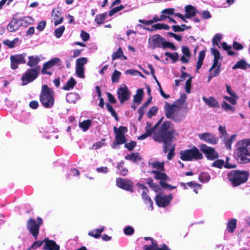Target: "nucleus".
<instances>
[{
	"label": "nucleus",
	"mask_w": 250,
	"mask_h": 250,
	"mask_svg": "<svg viewBox=\"0 0 250 250\" xmlns=\"http://www.w3.org/2000/svg\"><path fill=\"white\" fill-rule=\"evenodd\" d=\"M176 131L173 125L170 121H165L160 128L154 133L153 139L163 144V151L166 153L171 148V142L174 137Z\"/></svg>",
	"instance_id": "1"
},
{
	"label": "nucleus",
	"mask_w": 250,
	"mask_h": 250,
	"mask_svg": "<svg viewBox=\"0 0 250 250\" xmlns=\"http://www.w3.org/2000/svg\"><path fill=\"white\" fill-rule=\"evenodd\" d=\"M235 151L236 158L241 164L250 162V139H245L237 143Z\"/></svg>",
	"instance_id": "2"
},
{
	"label": "nucleus",
	"mask_w": 250,
	"mask_h": 250,
	"mask_svg": "<svg viewBox=\"0 0 250 250\" xmlns=\"http://www.w3.org/2000/svg\"><path fill=\"white\" fill-rule=\"evenodd\" d=\"M249 175L248 171L239 170H231L227 174L229 180L231 182L233 187H237L246 183Z\"/></svg>",
	"instance_id": "3"
},
{
	"label": "nucleus",
	"mask_w": 250,
	"mask_h": 250,
	"mask_svg": "<svg viewBox=\"0 0 250 250\" xmlns=\"http://www.w3.org/2000/svg\"><path fill=\"white\" fill-rule=\"evenodd\" d=\"M52 92L47 85L42 86L40 99L42 105L45 108H51L54 104V100Z\"/></svg>",
	"instance_id": "4"
},
{
	"label": "nucleus",
	"mask_w": 250,
	"mask_h": 250,
	"mask_svg": "<svg viewBox=\"0 0 250 250\" xmlns=\"http://www.w3.org/2000/svg\"><path fill=\"white\" fill-rule=\"evenodd\" d=\"M180 158L185 161H192L201 160L203 158V154L195 146L190 149L182 150L180 152Z\"/></svg>",
	"instance_id": "5"
},
{
	"label": "nucleus",
	"mask_w": 250,
	"mask_h": 250,
	"mask_svg": "<svg viewBox=\"0 0 250 250\" xmlns=\"http://www.w3.org/2000/svg\"><path fill=\"white\" fill-rule=\"evenodd\" d=\"M40 70V66L27 69L21 77L22 85H27L35 80L39 75Z\"/></svg>",
	"instance_id": "6"
},
{
	"label": "nucleus",
	"mask_w": 250,
	"mask_h": 250,
	"mask_svg": "<svg viewBox=\"0 0 250 250\" xmlns=\"http://www.w3.org/2000/svg\"><path fill=\"white\" fill-rule=\"evenodd\" d=\"M43 250H60V246L52 240H50L48 238H45L42 241H36L34 242L31 246V248L36 249L40 248L43 244Z\"/></svg>",
	"instance_id": "7"
},
{
	"label": "nucleus",
	"mask_w": 250,
	"mask_h": 250,
	"mask_svg": "<svg viewBox=\"0 0 250 250\" xmlns=\"http://www.w3.org/2000/svg\"><path fill=\"white\" fill-rule=\"evenodd\" d=\"M42 224V219L38 217L36 221L30 218L27 222V229L35 239H37L39 232V228Z\"/></svg>",
	"instance_id": "8"
},
{
	"label": "nucleus",
	"mask_w": 250,
	"mask_h": 250,
	"mask_svg": "<svg viewBox=\"0 0 250 250\" xmlns=\"http://www.w3.org/2000/svg\"><path fill=\"white\" fill-rule=\"evenodd\" d=\"M114 131L115 134L116 143L113 144L112 147L115 148L117 145L123 144L126 142L124 134L127 132V129L125 126H120L119 128L114 127Z\"/></svg>",
	"instance_id": "9"
},
{
	"label": "nucleus",
	"mask_w": 250,
	"mask_h": 250,
	"mask_svg": "<svg viewBox=\"0 0 250 250\" xmlns=\"http://www.w3.org/2000/svg\"><path fill=\"white\" fill-rule=\"evenodd\" d=\"M175 105L166 103L165 106V114L167 118L178 122L182 120L183 117L182 115H177V113H175Z\"/></svg>",
	"instance_id": "10"
},
{
	"label": "nucleus",
	"mask_w": 250,
	"mask_h": 250,
	"mask_svg": "<svg viewBox=\"0 0 250 250\" xmlns=\"http://www.w3.org/2000/svg\"><path fill=\"white\" fill-rule=\"evenodd\" d=\"M56 65L58 66H61L62 65L61 60L56 57L52 58L50 61L43 64L42 68L41 70L42 73L43 75L51 76L52 74V72L49 70Z\"/></svg>",
	"instance_id": "11"
},
{
	"label": "nucleus",
	"mask_w": 250,
	"mask_h": 250,
	"mask_svg": "<svg viewBox=\"0 0 250 250\" xmlns=\"http://www.w3.org/2000/svg\"><path fill=\"white\" fill-rule=\"evenodd\" d=\"M152 173L155 174V179L160 180V184L163 188L167 189L168 190H171L176 188V187L171 186L170 185L167 184L166 182L165 181V180L168 178L165 173L161 172L155 170H152Z\"/></svg>",
	"instance_id": "12"
},
{
	"label": "nucleus",
	"mask_w": 250,
	"mask_h": 250,
	"mask_svg": "<svg viewBox=\"0 0 250 250\" xmlns=\"http://www.w3.org/2000/svg\"><path fill=\"white\" fill-rule=\"evenodd\" d=\"M26 56L25 53L11 55L10 57L11 69L15 70L18 68L19 64L25 63Z\"/></svg>",
	"instance_id": "13"
},
{
	"label": "nucleus",
	"mask_w": 250,
	"mask_h": 250,
	"mask_svg": "<svg viewBox=\"0 0 250 250\" xmlns=\"http://www.w3.org/2000/svg\"><path fill=\"white\" fill-rule=\"evenodd\" d=\"M116 186L120 188L131 192L134 191L133 183L131 180L118 177L116 178Z\"/></svg>",
	"instance_id": "14"
},
{
	"label": "nucleus",
	"mask_w": 250,
	"mask_h": 250,
	"mask_svg": "<svg viewBox=\"0 0 250 250\" xmlns=\"http://www.w3.org/2000/svg\"><path fill=\"white\" fill-rule=\"evenodd\" d=\"M165 39L159 34L155 35L148 39V44L152 49L163 48Z\"/></svg>",
	"instance_id": "15"
},
{
	"label": "nucleus",
	"mask_w": 250,
	"mask_h": 250,
	"mask_svg": "<svg viewBox=\"0 0 250 250\" xmlns=\"http://www.w3.org/2000/svg\"><path fill=\"white\" fill-rule=\"evenodd\" d=\"M173 196L171 194L167 195L157 194L155 196V200L156 205L161 208H165L168 206L172 199Z\"/></svg>",
	"instance_id": "16"
},
{
	"label": "nucleus",
	"mask_w": 250,
	"mask_h": 250,
	"mask_svg": "<svg viewBox=\"0 0 250 250\" xmlns=\"http://www.w3.org/2000/svg\"><path fill=\"white\" fill-rule=\"evenodd\" d=\"M117 95L120 102L123 104L130 98L131 93L127 86L122 84L118 89Z\"/></svg>",
	"instance_id": "17"
},
{
	"label": "nucleus",
	"mask_w": 250,
	"mask_h": 250,
	"mask_svg": "<svg viewBox=\"0 0 250 250\" xmlns=\"http://www.w3.org/2000/svg\"><path fill=\"white\" fill-rule=\"evenodd\" d=\"M200 150L209 160H213L219 157L218 153L213 148L206 145H202L200 146Z\"/></svg>",
	"instance_id": "18"
},
{
	"label": "nucleus",
	"mask_w": 250,
	"mask_h": 250,
	"mask_svg": "<svg viewBox=\"0 0 250 250\" xmlns=\"http://www.w3.org/2000/svg\"><path fill=\"white\" fill-rule=\"evenodd\" d=\"M145 240H150V245H145L143 247V250H170L165 244L162 245L160 248L159 247L157 242L152 237H145L144 238Z\"/></svg>",
	"instance_id": "19"
},
{
	"label": "nucleus",
	"mask_w": 250,
	"mask_h": 250,
	"mask_svg": "<svg viewBox=\"0 0 250 250\" xmlns=\"http://www.w3.org/2000/svg\"><path fill=\"white\" fill-rule=\"evenodd\" d=\"M163 119L164 117H162L153 127H151V124L150 123L147 122L145 128L146 133L148 136H151L153 133L154 134L160 128H158V127L161 124Z\"/></svg>",
	"instance_id": "20"
},
{
	"label": "nucleus",
	"mask_w": 250,
	"mask_h": 250,
	"mask_svg": "<svg viewBox=\"0 0 250 250\" xmlns=\"http://www.w3.org/2000/svg\"><path fill=\"white\" fill-rule=\"evenodd\" d=\"M199 137L201 140L211 145L216 144L218 142L217 138L214 137L212 134L209 133L199 134Z\"/></svg>",
	"instance_id": "21"
},
{
	"label": "nucleus",
	"mask_w": 250,
	"mask_h": 250,
	"mask_svg": "<svg viewBox=\"0 0 250 250\" xmlns=\"http://www.w3.org/2000/svg\"><path fill=\"white\" fill-rule=\"evenodd\" d=\"M28 59V61L27 62V65L30 68H33L38 66L37 64L42 60V55H33L29 56Z\"/></svg>",
	"instance_id": "22"
},
{
	"label": "nucleus",
	"mask_w": 250,
	"mask_h": 250,
	"mask_svg": "<svg viewBox=\"0 0 250 250\" xmlns=\"http://www.w3.org/2000/svg\"><path fill=\"white\" fill-rule=\"evenodd\" d=\"M202 100L206 104H207L209 107H219V104L218 101L213 97L210 96L208 98H207L204 96L202 97Z\"/></svg>",
	"instance_id": "23"
},
{
	"label": "nucleus",
	"mask_w": 250,
	"mask_h": 250,
	"mask_svg": "<svg viewBox=\"0 0 250 250\" xmlns=\"http://www.w3.org/2000/svg\"><path fill=\"white\" fill-rule=\"evenodd\" d=\"M18 19L13 18L7 26V29L9 32H14L17 31L20 25L18 23Z\"/></svg>",
	"instance_id": "24"
},
{
	"label": "nucleus",
	"mask_w": 250,
	"mask_h": 250,
	"mask_svg": "<svg viewBox=\"0 0 250 250\" xmlns=\"http://www.w3.org/2000/svg\"><path fill=\"white\" fill-rule=\"evenodd\" d=\"M238 68L244 70L250 68V64L248 63L244 59L241 60L237 62L232 67L233 70Z\"/></svg>",
	"instance_id": "25"
},
{
	"label": "nucleus",
	"mask_w": 250,
	"mask_h": 250,
	"mask_svg": "<svg viewBox=\"0 0 250 250\" xmlns=\"http://www.w3.org/2000/svg\"><path fill=\"white\" fill-rule=\"evenodd\" d=\"M186 14L185 17L186 18L190 19L195 16L197 12L196 8L191 5H188L185 7Z\"/></svg>",
	"instance_id": "26"
},
{
	"label": "nucleus",
	"mask_w": 250,
	"mask_h": 250,
	"mask_svg": "<svg viewBox=\"0 0 250 250\" xmlns=\"http://www.w3.org/2000/svg\"><path fill=\"white\" fill-rule=\"evenodd\" d=\"M164 162H160L155 160L150 161L148 163L149 166L160 170H164Z\"/></svg>",
	"instance_id": "27"
},
{
	"label": "nucleus",
	"mask_w": 250,
	"mask_h": 250,
	"mask_svg": "<svg viewBox=\"0 0 250 250\" xmlns=\"http://www.w3.org/2000/svg\"><path fill=\"white\" fill-rule=\"evenodd\" d=\"M105 227L103 226L100 229H96L88 232V235L94 237L95 238H99L101 236V234L104 230Z\"/></svg>",
	"instance_id": "28"
},
{
	"label": "nucleus",
	"mask_w": 250,
	"mask_h": 250,
	"mask_svg": "<svg viewBox=\"0 0 250 250\" xmlns=\"http://www.w3.org/2000/svg\"><path fill=\"white\" fill-rule=\"evenodd\" d=\"M125 158L126 160L131 161L135 163L138 161H140L141 159L139 153H131V154L126 155Z\"/></svg>",
	"instance_id": "29"
},
{
	"label": "nucleus",
	"mask_w": 250,
	"mask_h": 250,
	"mask_svg": "<svg viewBox=\"0 0 250 250\" xmlns=\"http://www.w3.org/2000/svg\"><path fill=\"white\" fill-rule=\"evenodd\" d=\"M236 220L234 218L230 219L228 223L227 229L228 231L232 233L236 229Z\"/></svg>",
	"instance_id": "30"
},
{
	"label": "nucleus",
	"mask_w": 250,
	"mask_h": 250,
	"mask_svg": "<svg viewBox=\"0 0 250 250\" xmlns=\"http://www.w3.org/2000/svg\"><path fill=\"white\" fill-rule=\"evenodd\" d=\"M142 198L143 199L144 202L146 204H148L149 205V207L151 208V210L153 209V201L151 200L150 197L147 195V192H146V191H143L142 195Z\"/></svg>",
	"instance_id": "31"
},
{
	"label": "nucleus",
	"mask_w": 250,
	"mask_h": 250,
	"mask_svg": "<svg viewBox=\"0 0 250 250\" xmlns=\"http://www.w3.org/2000/svg\"><path fill=\"white\" fill-rule=\"evenodd\" d=\"M205 57V52L203 50L200 51L199 52L198 58V61L196 64V72H198V70L200 69L201 67L203 61L204 60Z\"/></svg>",
	"instance_id": "32"
},
{
	"label": "nucleus",
	"mask_w": 250,
	"mask_h": 250,
	"mask_svg": "<svg viewBox=\"0 0 250 250\" xmlns=\"http://www.w3.org/2000/svg\"><path fill=\"white\" fill-rule=\"evenodd\" d=\"M79 98L78 94L76 93H70L67 94L66 100L69 103H75Z\"/></svg>",
	"instance_id": "33"
},
{
	"label": "nucleus",
	"mask_w": 250,
	"mask_h": 250,
	"mask_svg": "<svg viewBox=\"0 0 250 250\" xmlns=\"http://www.w3.org/2000/svg\"><path fill=\"white\" fill-rule=\"evenodd\" d=\"M124 161H121L118 165L117 168L118 171L120 175L123 176H125L127 175L128 170L126 168L124 167Z\"/></svg>",
	"instance_id": "34"
},
{
	"label": "nucleus",
	"mask_w": 250,
	"mask_h": 250,
	"mask_svg": "<svg viewBox=\"0 0 250 250\" xmlns=\"http://www.w3.org/2000/svg\"><path fill=\"white\" fill-rule=\"evenodd\" d=\"M19 42V38H15L13 41L6 40L3 42L4 45L7 46L10 48H14Z\"/></svg>",
	"instance_id": "35"
},
{
	"label": "nucleus",
	"mask_w": 250,
	"mask_h": 250,
	"mask_svg": "<svg viewBox=\"0 0 250 250\" xmlns=\"http://www.w3.org/2000/svg\"><path fill=\"white\" fill-rule=\"evenodd\" d=\"M144 95V91L143 89H138L137 90V93L134 96L133 102L135 103L140 104L142 100Z\"/></svg>",
	"instance_id": "36"
},
{
	"label": "nucleus",
	"mask_w": 250,
	"mask_h": 250,
	"mask_svg": "<svg viewBox=\"0 0 250 250\" xmlns=\"http://www.w3.org/2000/svg\"><path fill=\"white\" fill-rule=\"evenodd\" d=\"M236 137V135L235 134L231 135L229 139L228 138V137L224 136V143L226 145V147L229 150L231 149V144L233 141L235 139Z\"/></svg>",
	"instance_id": "37"
},
{
	"label": "nucleus",
	"mask_w": 250,
	"mask_h": 250,
	"mask_svg": "<svg viewBox=\"0 0 250 250\" xmlns=\"http://www.w3.org/2000/svg\"><path fill=\"white\" fill-rule=\"evenodd\" d=\"M76 82L74 78L71 77L70 80L66 83L62 88L63 90H69L72 89L76 84Z\"/></svg>",
	"instance_id": "38"
},
{
	"label": "nucleus",
	"mask_w": 250,
	"mask_h": 250,
	"mask_svg": "<svg viewBox=\"0 0 250 250\" xmlns=\"http://www.w3.org/2000/svg\"><path fill=\"white\" fill-rule=\"evenodd\" d=\"M122 57H123L125 60H127L126 57L124 56L123 50L121 47L119 48L116 51L114 52L112 55L113 60L120 58Z\"/></svg>",
	"instance_id": "39"
},
{
	"label": "nucleus",
	"mask_w": 250,
	"mask_h": 250,
	"mask_svg": "<svg viewBox=\"0 0 250 250\" xmlns=\"http://www.w3.org/2000/svg\"><path fill=\"white\" fill-rule=\"evenodd\" d=\"M210 179V176L208 172H202L199 175L200 181L203 183H208Z\"/></svg>",
	"instance_id": "40"
},
{
	"label": "nucleus",
	"mask_w": 250,
	"mask_h": 250,
	"mask_svg": "<svg viewBox=\"0 0 250 250\" xmlns=\"http://www.w3.org/2000/svg\"><path fill=\"white\" fill-rule=\"evenodd\" d=\"M92 123L91 120H86L79 123V126L83 131H87Z\"/></svg>",
	"instance_id": "41"
},
{
	"label": "nucleus",
	"mask_w": 250,
	"mask_h": 250,
	"mask_svg": "<svg viewBox=\"0 0 250 250\" xmlns=\"http://www.w3.org/2000/svg\"><path fill=\"white\" fill-rule=\"evenodd\" d=\"M106 17L107 13L106 12L102 14H98L96 15L95 21L97 24H101L102 22L105 20Z\"/></svg>",
	"instance_id": "42"
},
{
	"label": "nucleus",
	"mask_w": 250,
	"mask_h": 250,
	"mask_svg": "<svg viewBox=\"0 0 250 250\" xmlns=\"http://www.w3.org/2000/svg\"><path fill=\"white\" fill-rule=\"evenodd\" d=\"M21 21H22L21 24L24 26H27L28 25H29V24H32L34 22V19L32 17H29V16L24 17L21 20Z\"/></svg>",
	"instance_id": "43"
},
{
	"label": "nucleus",
	"mask_w": 250,
	"mask_h": 250,
	"mask_svg": "<svg viewBox=\"0 0 250 250\" xmlns=\"http://www.w3.org/2000/svg\"><path fill=\"white\" fill-rule=\"evenodd\" d=\"M165 55L170 58V59L173 61V62H177L179 58V55L177 52L171 53L169 52H166L165 53Z\"/></svg>",
	"instance_id": "44"
},
{
	"label": "nucleus",
	"mask_w": 250,
	"mask_h": 250,
	"mask_svg": "<svg viewBox=\"0 0 250 250\" xmlns=\"http://www.w3.org/2000/svg\"><path fill=\"white\" fill-rule=\"evenodd\" d=\"M87 61L88 59L85 57H82L78 58L76 61V66L84 67V65L87 62Z\"/></svg>",
	"instance_id": "45"
},
{
	"label": "nucleus",
	"mask_w": 250,
	"mask_h": 250,
	"mask_svg": "<svg viewBox=\"0 0 250 250\" xmlns=\"http://www.w3.org/2000/svg\"><path fill=\"white\" fill-rule=\"evenodd\" d=\"M222 39V35L220 34H216L214 37L212 38V42L213 45H216L219 48H220V46L219 44V42H221Z\"/></svg>",
	"instance_id": "46"
},
{
	"label": "nucleus",
	"mask_w": 250,
	"mask_h": 250,
	"mask_svg": "<svg viewBox=\"0 0 250 250\" xmlns=\"http://www.w3.org/2000/svg\"><path fill=\"white\" fill-rule=\"evenodd\" d=\"M106 107L107 108V110L111 113V115L114 117L116 121H118V117L117 113L113 109V107L112 105L109 104L107 103L106 104Z\"/></svg>",
	"instance_id": "47"
},
{
	"label": "nucleus",
	"mask_w": 250,
	"mask_h": 250,
	"mask_svg": "<svg viewBox=\"0 0 250 250\" xmlns=\"http://www.w3.org/2000/svg\"><path fill=\"white\" fill-rule=\"evenodd\" d=\"M65 30L64 26L62 25L59 28L55 29L54 31V35L57 38H60L62 37Z\"/></svg>",
	"instance_id": "48"
},
{
	"label": "nucleus",
	"mask_w": 250,
	"mask_h": 250,
	"mask_svg": "<svg viewBox=\"0 0 250 250\" xmlns=\"http://www.w3.org/2000/svg\"><path fill=\"white\" fill-rule=\"evenodd\" d=\"M80 175L79 171L76 168H71L70 169L69 173L66 175V178L67 179H71V176H78Z\"/></svg>",
	"instance_id": "49"
},
{
	"label": "nucleus",
	"mask_w": 250,
	"mask_h": 250,
	"mask_svg": "<svg viewBox=\"0 0 250 250\" xmlns=\"http://www.w3.org/2000/svg\"><path fill=\"white\" fill-rule=\"evenodd\" d=\"M211 166L219 168H222L224 167V161L221 159L215 160L212 163Z\"/></svg>",
	"instance_id": "50"
},
{
	"label": "nucleus",
	"mask_w": 250,
	"mask_h": 250,
	"mask_svg": "<svg viewBox=\"0 0 250 250\" xmlns=\"http://www.w3.org/2000/svg\"><path fill=\"white\" fill-rule=\"evenodd\" d=\"M121 75V73L119 71L115 70L111 76L112 83H117Z\"/></svg>",
	"instance_id": "51"
},
{
	"label": "nucleus",
	"mask_w": 250,
	"mask_h": 250,
	"mask_svg": "<svg viewBox=\"0 0 250 250\" xmlns=\"http://www.w3.org/2000/svg\"><path fill=\"white\" fill-rule=\"evenodd\" d=\"M222 108L226 111L231 110L232 112H233L235 110V107L231 106L225 101L223 102L222 104Z\"/></svg>",
	"instance_id": "52"
},
{
	"label": "nucleus",
	"mask_w": 250,
	"mask_h": 250,
	"mask_svg": "<svg viewBox=\"0 0 250 250\" xmlns=\"http://www.w3.org/2000/svg\"><path fill=\"white\" fill-rule=\"evenodd\" d=\"M163 49H165L167 48H169L173 50H177V47L175 46V45L172 43V42H167L165 40V43L164 44H163Z\"/></svg>",
	"instance_id": "53"
},
{
	"label": "nucleus",
	"mask_w": 250,
	"mask_h": 250,
	"mask_svg": "<svg viewBox=\"0 0 250 250\" xmlns=\"http://www.w3.org/2000/svg\"><path fill=\"white\" fill-rule=\"evenodd\" d=\"M223 98L224 99L228 101L232 105H235L237 104V99H238V96L237 97H229L227 96H224Z\"/></svg>",
	"instance_id": "54"
},
{
	"label": "nucleus",
	"mask_w": 250,
	"mask_h": 250,
	"mask_svg": "<svg viewBox=\"0 0 250 250\" xmlns=\"http://www.w3.org/2000/svg\"><path fill=\"white\" fill-rule=\"evenodd\" d=\"M124 8V6L123 5H121L119 6L115 7L109 11L108 15L109 16H112L114 14H115L117 12H119V11L123 9Z\"/></svg>",
	"instance_id": "55"
},
{
	"label": "nucleus",
	"mask_w": 250,
	"mask_h": 250,
	"mask_svg": "<svg viewBox=\"0 0 250 250\" xmlns=\"http://www.w3.org/2000/svg\"><path fill=\"white\" fill-rule=\"evenodd\" d=\"M76 73L81 78H84V67L76 66Z\"/></svg>",
	"instance_id": "56"
},
{
	"label": "nucleus",
	"mask_w": 250,
	"mask_h": 250,
	"mask_svg": "<svg viewBox=\"0 0 250 250\" xmlns=\"http://www.w3.org/2000/svg\"><path fill=\"white\" fill-rule=\"evenodd\" d=\"M124 232L126 235H131L134 233V229L131 226H127L124 228Z\"/></svg>",
	"instance_id": "57"
},
{
	"label": "nucleus",
	"mask_w": 250,
	"mask_h": 250,
	"mask_svg": "<svg viewBox=\"0 0 250 250\" xmlns=\"http://www.w3.org/2000/svg\"><path fill=\"white\" fill-rule=\"evenodd\" d=\"M125 74H128V75H134V76H135L137 74H139L140 76H141V77H144V75L141 73L139 71L135 70V69H128V70H127L126 71H125Z\"/></svg>",
	"instance_id": "58"
},
{
	"label": "nucleus",
	"mask_w": 250,
	"mask_h": 250,
	"mask_svg": "<svg viewBox=\"0 0 250 250\" xmlns=\"http://www.w3.org/2000/svg\"><path fill=\"white\" fill-rule=\"evenodd\" d=\"M174 9L173 8H167L164 9L162 12V15L168 16V15H173L174 14Z\"/></svg>",
	"instance_id": "59"
},
{
	"label": "nucleus",
	"mask_w": 250,
	"mask_h": 250,
	"mask_svg": "<svg viewBox=\"0 0 250 250\" xmlns=\"http://www.w3.org/2000/svg\"><path fill=\"white\" fill-rule=\"evenodd\" d=\"M158 111V108L156 106H153L147 112V116L148 118H151L155 115Z\"/></svg>",
	"instance_id": "60"
},
{
	"label": "nucleus",
	"mask_w": 250,
	"mask_h": 250,
	"mask_svg": "<svg viewBox=\"0 0 250 250\" xmlns=\"http://www.w3.org/2000/svg\"><path fill=\"white\" fill-rule=\"evenodd\" d=\"M167 18V17L166 15H161L160 17H159L158 16L155 15L153 19L151 20L154 22H157L159 21H163L165 20Z\"/></svg>",
	"instance_id": "61"
},
{
	"label": "nucleus",
	"mask_w": 250,
	"mask_h": 250,
	"mask_svg": "<svg viewBox=\"0 0 250 250\" xmlns=\"http://www.w3.org/2000/svg\"><path fill=\"white\" fill-rule=\"evenodd\" d=\"M80 36L83 42L87 41L90 38L89 34L83 30L81 31Z\"/></svg>",
	"instance_id": "62"
},
{
	"label": "nucleus",
	"mask_w": 250,
	"mask_h": 250,
	"mask_svg": "<svg viewBox=\"0 0 250 250\" xmlns=\"http://www.w3.org/2000/svg\"><path fill=\"white\" fill-rule=\"evenodd\" d=\"M136 145V143L134 141H132L130 143H126L125 144V147L127 148L128 150H132Z\"/></svg>",
	"instance_id": "63"
},
{
	"label": "nucleus",
	"mask_w": 250,
	"mask_h": 250,
	"mask_svg": "<svg viewBox=\"0 0 250 250\" xmlns=\"http://www.w3.org/2000/svg\"><path fill=\"white\" fill-rule=\"evenodd\" d=\"M211 54L214 56V59H220V54L219 51L215 48H211L210 49Z\"/></svg>",
	"instance_id": "64"
}]
</instances>
